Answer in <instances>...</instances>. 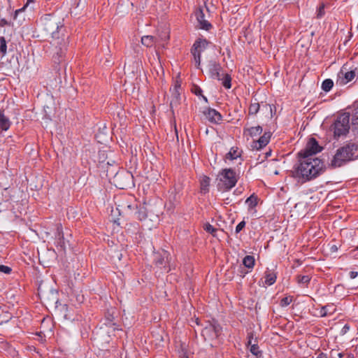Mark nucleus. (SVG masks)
I'll list each match as a JSON object with an SVG mask.
<instances>
[{"instance_id":"9d476101","label":"nucleus","mask_w":358,"mask_h":358,"mask_svg":"<svg viewBox=\"0 0 358 358\" xmlns=\"http://www.w3.org/2000/svg\"><path fill=\"white\" fill-rule=\"evenodd\" d=\"M355 76L356 73L355 71H344V69H342L338 73V78L336 83L340 85H344L352 81Z\"/></svg>"},{"instance_id":"5701e85b","label":"nucleus","mask_w":358,"mask_h":358,"mask_svg":"<svg viewBox=\"0 0 358 358\" xmlns=\"http://www.w3.org/2000/svg\"><path fill=\"white\" fill-rule=\"evenodd\" d=\"M201 190L203 193H206L208 191L210 185V178L206 176L201 177Z\"/></svg>"},{"instance_id":"c756f323","label":"nucleus","mask_w":358,"mask_h":358,"mask_svg":"<svg viewBox=\"0 0 358 358\" xmlns=\"http://www.w3.org/2000/svg\"><path fill=\"white\" fill-rule=\"evenodd\" d=\"M238 157H240V152L237 149H235L234 148H231L230 151L227 155V158L231 160L236 159Z\"/></svg>"},{"instance_id":"6ab92c4d","label":"nucleus","mask_w":358,"mask_h":358,"mask_svg":"<svg viewBox=\"0 0 358 358\" xmlns=\"http://www.w3.org/2000/svg\"><path fill=\"white\" fill-rule=\"evenodd\" d=\"M335 311L336 308L333 305H327L320 309L319 314L321 317H325L332 315Z\"/></svg>"},{"instance_id":"a18cd8bd","label":"nucleus","mask_w":358,"mask_h":358,"mask_svg":"<svg viewBox=\"0 0 358 358\" xmlns=\"http://www.w3.org/2000/svg\"><path fill=\"white\" fill-rule=\"evenodd\" d=\"M349 329L350 327L348 324H345L342 329V333L345 334L349 331Z\"/></svg>"},{"instance_id":"4be33fe9","label":"nucleus","mask_w":358,"mask_h":358,"mask_svg":"<svg viewBox=\"0 0 358 358\" xmlns=\"http://www.w3.org/2000/svg\"><path fill=\"white\" fill-rule=\"evenodd\" d=\"M141 43L147 47H152L157 43V40L152 36H144L141 38Z\"/></svg>"},{"instance_id":"b1692460","label":"nucleus","mask_w":358,"mask_h":358,"mask_svg":"<svg viewBox=\"0 0 358 358\" xmlns=\"http://www.w3.org/2000/svg\"><path fill=\"white\" fill-rule=\"evenodd\" d=\"M243 265L248 268H252L255 265V258L252 256L247 255L243 259Z\"/></svg>"},{"instance_id":"c9c22d12","label":"nucleus","mask_w":358,"mask_h":358,"mask_svg":"<svg viewBox=\"0 0 358 358\" xmlns=\"http://www.w3.org/2000/svg\"><path fill=\"white\" fill-rule=\"evenodd\" d=\"M248 344L250 345V352L252 354H253L254 355H258V354L259 353V347L257 346V345L251 344L250 340H249Z\"/></svg>"},{"instance_id":"3c124183","label":"nucleus","mask_w":358,"mask_h":358,"mask_svg":"<svg viewBox=\"0 0 358 358\" xmlns=\"http://www.w3.org/2000/svg\"><path fill=\"white\" fill-rule=\"evenodd\" d=\"M174 87H176V88L178 89V90L179 91L180 85H179V84H176V85L174 86Z\"/></svg>"},{"instance_id":"f257e3e1","label":"nucleus","mask_w":358,"mask_h":358,"mask_svg":"<svg viewBox=\"0 0 358 358\" xmlns=\"http://www.w3.org/2000/svg\"><path fill=\"white\" fill-rule=\"evenodd\" d=\"M43 30L51 37L50 44L55 52L62 57L67 50L69 35L64 26V20L60 17L48 14L41 19Z\"/></svg>"},{"instance_id":"2eb2a0df","label":"nucleus","mask_w":358,"mask_h":358,"mask_svg":"<svg viewBox=\"0 0 358 358\" xmlns=\"http://www.w3.org/2000/svg\"><path fill=\"white\" fill-rule=\"evenodd\" d=\"M180 100V94L176 87H173L171 90V99L170 101V106L173 109L174 106L179 104Z\"/></svg>"},{"instance_id":"9b49d317","label":"nucleus","mask_w":358,"mask_h":358,"mask_svg":"<svg viewBox=\"0 0 358 358\" xmlns=\"http://www.w3.org/2000/svg\"><path fill=\"white\" fill-rule=\"evenodd\" d=\"M271 132H264V134L257 141L253 142L252 147L257 150H259L265 147L271 139Z\"/></svg>"},{"instance_id":"bb28decb","label":"nucleus","mask_w":358,"mask_h":358,"mask_svg":"<svg viewBox=\"0 0 358 358\" xmlns=\"http://www.w3.org/2000/svg\"><path fill=\"white\" fill-rule=\"evenodd\" d=\"M352 129H358V104L354 110L352 118Z\"/></svg>"},{"instance_id":"7c9ffc66","label":"nucleus","mask_w":358,"mask_h":358,"mask_svg":"<svg viewBox=\"0 0 358 358\" xmlns=\"http://www.w3.org/2000/svg\"><path fill=\"white\" fill-rule=\"evenodd\" d=\"M0 52L3 56L6 55L7 52L6 41L4 37H0Z\"/></svg>"},{"instance_id":"72a5a7b5","label":"nucleus","mask_w":358,"mask_h":358,"mask_svg":"<svg viewBox=\"0 0 358 358\" xmlns=\"http://www.w3.org/2000/svg\"><path fill=\"white\" fill-rule=\"evenodd\" d=\"M310 277L308 275H299L297 277V282L299 284L307 285L310 282Z\"/></svg>"},{"instance_id":"20e7f679","label":"nucleus","mask_w":358,"mask_h":358,"mask_svg":"<svg viewBox=\"0 0 358 358\" xmlns=\"http://www.w3.org/2000/svg\"><path fill=\"white\" fill-rule=\"evenodd\" d=\"M218 177L217 187L222 191L231 189L237 182V176L231 169L222 170Z\"/></svg>"},{"instance_id":"a211bd4d","label":"nucleus","mask_w":358,"mask_h":358,"mask_svg":"<svg viewBox=\"0 0 358 358\" xmlns=\"http://www.w3.org/2000/svg\"><path fill=\"white\" fill-rule=\"evenodd\" d=\"M207 68H208V71L210 75V76L215 73L216 72H217V71H222V66H220V64L217 62L216 61H210L208 62V64L207 66Z\"/></svg>"},{"instance_id":"f704fd0d","label":"nucleus","mask_w":358,"mask_h":358,"mask_svg":"<svg viewBox=\"0 0 358 358\" xmlns=\"http://www.w3.org/2000/svg\"><path fill=\"white\" fill-rule=\"evenodd\" d=\"M292 302V296H286L282 299L280 301V306L282 307H286L289 306Z\"/></svg>"},{"instance_id":"58836bf2","label":"nucleus","mask_w":358,"mask_h":358,"mask_svg":"<svg viewBox=\"0 0 358 358\" xmlns=\"http://www.w3.org/2000/svg\"><path fill=\"white\" fill-rule=\"evenodd\" d=\"M12 269L10 267L5 265H0V272L6 274H9L10 273Z\"/></svg>"},{"instance_id":"ea45409f","label":"nucleus","mask_w":358,"mask_h":358,"mask_svg":"<svg viewBox=\"0 0 358 358\" xmlns=\"http://www.w3.org/2000/svg\"><path fill=\"white\" fill-rule=\"evenodd\" d=\"M245 222L241 221L238 224V225L236 227V233L238 234L245 226Z\"/></svg>"},{"instance_id":"0eeeda50","label":"nucleus","mask_w":358,"mask_h":358,"mask_svg":"<svg viewBox=\"0 0 358 358\" xmlns=\"http://www.w3.org/2000/svg\"><path fill=\"white\" fill-rule=\"evenodd\" d=\"M322 148L319 145L317 141L311 138L308 141L305 148L301 150L298 155L302 158H314L313 156L321 151Z\"/></svg>"},{"instance_id":"1a4fd4ad","label":"nucleus","mask_w":358,"mask_h":358,"mask_svg":"<svg viewBox=\"0 0 358 358\" xmlns=\"http://www.w3.org/2000/svg\"><path fill=\"white\" fill-rule=\"evenodd\" d=\"M169 254L166 250H162L161 252L156 253L154 255V261L157 266L159 268H164V272H168L169 269L166 268V264L169 262Z\"/></svg>"},{"instance_id":"8fccbe9b","label":"nucleus","mask_w":358,"mask_h":358,"mask_svg":"<svg viewBox=\"0 0 358 358\" xmlns=\"http://www.w3.org/2000/svg\"><path fill=\"white\" fill-rule=\"evenodd\" d=\"M338 357L339 358H342V357H343V353H341V352L338 353Z\"/></svg>"},{"instance_id":"37998d69","label":"nucleus","mask_w":358,"mask_h":358,"mask_svg":"<svg viewBox=\"0 0 358 358\" xmlns=\"http://www.w3.org/2000/svg\"><path fill=\"white\" fill-rule=\"evenodd\" d=\"M349 275H350V278L354 279L357 277L358 272L352 271L350 272Z\"/></svg>"},{"instance_id":"473e14b6","label":"nucleus","mask_w":358,"mask_h":358,"mask_svg":"<svg viewBox=\"0 0 358 358\" xmlns=\"http://www.w3.org/2000/svg\"><path fill=\"white\" fill-rule=\"evenodd\" d=\"M260 105L259 103H252L249 108V113L251 115H256L259 110Z\"/></svg>"},{"instance_id":"4c0bfd02","label":"nucleus","mask_w":358,"mask_h":358,"mask_svg":"<svg viewBox=\"0 0 358 358\" xmlns=\"http://www.w3.org/2000/svg\"><path fill=\"white\" fill-rule=\"evenodd\" d=\"M204 229H205L207 232H208V233H210V234H213V236H215V234H214V233L217 231V229H215V227H213L211 224H205V226H204Z\"/></svg>"},{"instance_id":"dca6fc26","label":"nucleus","mask_w":358,"mask_h":358,"mask_svg":"<svg viewBox=\"0 0 358 358\" xmlns=\"http://www.w3.org/2000/svg\"><path fill=\"white\" fill-rule=\"evenodd\" d=\"M265 285H272L275 282L276 274L271 270L267 269L264 273Z\"/></svg>"},{"instance_id":"ddd939ff","label":"nucleus","mask_w":358,"mask_h":358,"mask_svg":"<svg viewBox=\"0 0 358 358\" xmlns=\"http://www.w3.org/2000/svg\"><path fill=\"white\" fill-rule=\"evenodd\" d=\"M128 210H134V213L136 217L140 220H143L145 219L147 214L146 210L144 207H141L138 208L136 206H131L128 205L127 206Z\"/></svg>"},{"instance_id":"a878e982","label":"nucleus","mask_w":358,"mask_h":358,"mask_svg":"<svg viewBox=\"0 0 358 358\" xmlns=\"http://www.w3.org/2000/svg\"><path fill=\"white\" fill-rule=\"evenodd\" d=\"M222 81V85L226 89H230L231 87V77L228 73H224L222 79L220 80Z\"/></svg>"},{"instance_id":"864d4df0","label":"nucleus","mask_w":358,"mask_h":358,"mask_svg":"<svg viewBox=\"0 0 358 358\" xmlns=\"http://www.w3.org/2000/svg\"><path fill=\"white\" fill-rule=\"evenodd\" d=\"M357 250H358V246H357Z\"/></svg>"},{"instance_id":"e433bc0d","label":"nucleus","mask_w":358,"mask_h":358,"mask_svg":"<svg viewBox=\"0 0 358 358\" xmlns=\"http://www.w3.org/2000/svg\"><path fill=\"white\" fill-rule=\"evenodd\" d=\"M324 8L325 5L324 3H322L319 8L317 10V18H322L324 15Z\"/></svg>"},{"instance_id":"412c9836","label":"nucleus","mask_w":358,"mask_h":358,"mask_svg":"<svg viewBox=\"0 0 358 358\" xmlns=\"http://www.w3.org/2000/svg\"><path fill=\"white\" fill-rule=\"evenodd\" d=\"M10 126V122L9 119L5 116L3 111H0V127L4 131H7Z\"/></svg>"},{"instance_id":"423d86ee","label":"nucleus","mask_w":358,"mask_h":358,"mask_svg":"<svg viewBox=\"0 0 358 358\" xmlns=\"http://www.w3.org/2000/svg\"><path fill=\"white\" fill-rule=\"evenodd\" d=\"M115 185L121 189L134 187L133 176L129 171H120L115 176Z\"/></svg>"},{"instance_id":"09e8293b","label":"nucleus","mask_w":358,"mask_h":358,"mask_svg":"<svg viewBox=\"0 0 358 358\" xmlns=\"http://www.w3.org/2000/svg\"><path fill=\"white\" fill-rule=\"evenodd\" d=\"M263 107H264V108H266V110H269L271 112V110H272L271 106L270 105H266H266H264Z\"/></svg>"},{"instance_id":"aec40b11","label":"nucleus","mask_w":358,"mask_h":358,"mask_svg":"<svg viewBox=\"0 0 358 358\" xmlns=\"http://www.w3.org/2000/svg\"><path fill=\"white\" fill-rule=\"evenodd\" d=\"M262 132V128L260 126L252 127L245 130L244 134L253 138L261 134Z\"/></svg>"},{"instance_id":"c85d7f7f","label":"nucleus","mask_w":358,"mask_h":358,"mask_svg":"<svg viewBox=\"0 0 358 358\" xmlns=\"http://www.w3.org/2000/svg\"><path fill=\"white\" fill-rule=\"evenodd\" d=\"M192 54L194 57V62L195 63V65L197 69L200 68L201 64V52H199V51H196L192 49Z\"/></svg>"},{"instance_id":"f8f14e48","label":"nucleus","mask_w":358,"mask_h":358,"mask_svg":"<svg viewBox=\"0 0 358 358\" xmlns=\"http://www.w3.org/2000/svg\"><path fill=\"white\" fill-rule=\"evenodd\" d=\"M206 119L211 122L218 123L222 120L221 115L215 109L208 108L203 112Z\"/></svg>"},{"instance_id":"f03ea898","label":"nucleus","mask_w":358,"mask_h":358,"mask_svg":"<svg viewBox=\"0 0 358 358\" xmlns=\"http://www.w3.org/2000/svg\"><path fill=\"white\" fill-rule=\"evenodd\" d=\"M323 170L324 164L319 158L300 157L299 164L294 167L293 176L299 182H305L317 178Z\"/></svg>"},{"instance_id":"c03bdc74","label":"nucleus","mask_w":358,"mask_h":358,"mask_svg":"<svg viewBox=\"0 0 358 358\" xmlns=\"http://www.w3.org/2000/svg\"><path fill=\"white\" fill-rule=\"evenodd\" d=\"M180 358H189L188 356L187 355V353L186 352H185L183 350H182V351L180 352Z\"/></svg>"},{"instance_id":"de8ad7c7","label":"nucleus","mask_w":358,"mask_h":358,"mask_svg":"<svg viewBox=\"0 0 358 358\" xmlns=\"http://www.w3.org/2000/svg\"><path fill=\"white\" fill-rule=\"evenodd\" d=\"M337 250H338V248H337L336 245H334L331 246V252H336V251H337Z\"/></svg>"},{"instance_id":"7ed1b4c3","label":"nucleus","mask_w":358,"mask_h":358,"mask_svg":"<svg viewBox=\"0 0 358 358\" xmlns=\"http://www.w3.org/2000/svg\"><path fill=\"white\" fill-rule=\"evenodd\" d=\"M358 157V145L349 143L337 150L330 166L337 168L343 166L347 162L354 160Z\"/></svg>"},{"instance_id":"2f4dec72","label":"nucleus","mask_w":358,"mask_h":358,"mask_svg":"<svg viewBox=\"0 0 358 358\" xmlns=\"http://www.w3.org/2000/svg\"><path fill=\"white\" fill-rule=\"evenodd\" d=\"M192 91L196 96H201L205 102H208L207 98L202 94V90L197 85H194Z\"/></svg>"},{"instance_id":"603ef678","label":"nucleus","mask_w":358,"mask_h":358,"mask_svg":"<svg viewBox=\"0 0 358 358\" xmlns=\"http://www.w3.org/2000/svg\"><path fill=\"white\" fill-rule=\"evenodd\" d=\"M10 318V315L6 316V321H8Z\"/></svg>"},{"instance_id":"a19ab883","label":"nucleus","mask_w":358,"mask_h":358,"mask_svg":"<svg viewBox=\"0 0 358 358\" xmlns=\"http://www.w3.org/2000/svg\"><path fill=\"white\" fill-rule=\"evenodd\" d=\"M224 75V73H221V71H217V72L211 76V78L220 80L221 79H222Z\"/></svg>"},{"instance_id":"49530a36","label":"nucleus","mask_w":358,"mask_h":358,"mask_svg":"<svg viewBox=\"0 0 358 358\" xmlns=\"http://www.w3.org/2000/svg\"><path fill=\"white\" fill-rule=\"evenodd\" d=\"M52 52H53V54H54V55H53V57H55V55H56V56H57V60L58 62H60V59H62V58L63 57V56L65 55V53H64L62 57H59V56H58V55L55 52V51H54V48H53L52 47Z\"/></svg>"},{"instance_id":"39448f33","label":"nucleus","mask_w":358,"mask_h":358,"mask_svg":"<svg viewBox=\"0 0 358 358\" xmlns=\"http://www.w3.org/2000/svg\"><path fill=\"white\" fill-rule=\"evenodd\" d=\"M350 129V115L343 113L339 115L331 126V130L334 131L335 138H339L345 136Z\"/></svg>"},{"instance_id":"393cba45","label":"nucleus","mask_w":358,"mask_h":358,"mask_svg":"<svg viewBox=\"0 0 358 358\" xmlns=\"http://www.w3.org/2000/svg\"><path fill=\"white\" fill-rule=\"evenodd\" d=\"M334 86V81L331 79H325L322 83V89L326 92H329Z\"/></svg>"},{"instance_id":"79ce46f5","label":"nucleus","mask_w":358,"mask_h":358,"mask_svg":"<svg viewBox=\"0 0 358 358\" xmlns=\"http://www.w3.org/2000/svg\"><path fill=\"white\" fill-rule=\"evenodd\" d=\"M57 236L58 238L60 239L62 238H63V234H62V227L60 225H58L57 226Z\"/></svg>"},{"instance_id":"f3484780","label":"nucleus","mask_w":358,"mask_h":358,"mask_svg":"<svg viewBox=\"0 0 358 358\" xmlns=\"http://www.w3.org/2000/svg\"><path fill=\"white\" fill-rule=\"evenodd\" d=\"M208 45V42L206 39H199L196 41L192 47V50L203 52Z\"/></svg>"},{"instance_id":"6e6552de","label":"nucleus","mask_w":358,"mask_h":358,"mask_svg":"<svg viewBox=\"0 0 358 358\" xmlns=\"http://www.w3.org/2000/svg\"><path fill=\"white\" fill-rule=\"evenodd\" d=\"M222 328L216 323L208 324L201 331V335L205 340L217 338L221 334Z\"/></svg>"},{"instance_id":"4468645a","label":"nucleus","mask_w":358,"mask_h":358,"mask_svg":"<svg viewBox=\"0 0 358 358\" xmlns=\"http://www.w3.org/2000/svg\"><path fill=\"white\" fill-rule=\"evenodd\" d=\"M196 15L201 29L208 30L211 27V24L204 19V14L201 10H199Z\"/></svg>"},{"instance_id":"cd10ccee","label":"nucleus","mask_w":358,"mask_h":358,"mask_svg":"<svg viewBox=\"0 0 358 358\" xmlns=\"http://www.w3.org/2000/svg\"><path fill=\"white\" fill-rule=\"evenodd\" d=\"M245 203L248 205L249 209H252L257 204V198L253 194L249 196L246 201Z\"/></svg>"}]
</instances>
